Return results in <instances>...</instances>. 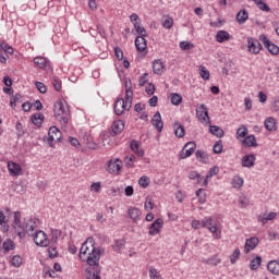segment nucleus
<instances>
[{
    "instance_id": "f257e3e1",
    "label": "nucleus",
    "mask_w": 279,
    "mask_h": 279,
    "mask_svg": "<svg viewBox=\"0 0 279 279\" xmlns=\"http://www.w3.org/2000/svg\"><path fill=\"white\" fill-rule=\"evenodd\" d=\"M78 258L82 263H87L89 267H96L99 265V260L101 259V250L95 246V239L88 238L82 244Z\"/></svg>"
},
{
    "instance_id": "f03ea898",
    "label": "nucleus",
    "mask_w": 279,
    "mask_h": 279,
    "mask_svg": "<svg viewBox=\"0 0 279 279\" xmlns=\"http://www.w3.org/2000/svg\"><path fill=\"white\" fill-rule=\"evenodd\" d=\"M53 114L57 121H60L61 125H66V123H69V119H71L69 105L62 100L54 102Z\"/></svg>"
},
{
    "instance_id": "7ed1b4c3",
    "label": "nucleus",
    "mask_w": 279,
    "mask_h": 279,
    "mask_svg": "<svg viewBox=\"0 0 279 279\" xmlns=\"http://www.w3.org/2000/svg\"><path fill=\"white\" fill-rule=\"evenodd\" d=\"M38 225L36 223V220H34V218L24 220L21 230H17V236L20 239H25L26 234H28V236H32V234H35Z\"/></svg>"
},
{
    "instance_id": "20e7f679",
    "label": "nucleus",
    "mask_w": 279,
    "mask_h": 279,
    "mask_svg": "<svg viewBox=\"0 0 279 279\" xmlns=\"http://www.w3.org/2000/svg\"><path fill=\"white\" fill-rule=\"evenodd\" d=\"M202 228L209 230L213 234V239H221V229L219 228V225L213 220V217H205L202 220Z\"/></svg>"
},
{
    "instance_id": "39448f33",
    "label": "nucleus",
    "mask_w": 279,
    "mask_h": 279,
    "mask_svg": "<svg viewBox=\"0 0 279 279\" xmlns=\"http://www.w3.org/2000/svg\"><path fill=\"white\" fill-rule=\"evenodd\" d=\"M132 99H128L126 97L123 99L122 97L118 98L114 102V113L118 117H121V114H123V112L130 111L132 108Z\"/></svg>"
},
{
    "instance_id": "423d86ee",
    "label": "nucleus",
    "mask_w": 279,
    "mask_h": 279,
    "mask_svg": "<svg viewBox=\"0 0 279 279\" xmlns=\"http://www.w3.org/2000/svg\"><path fill=\"white\" fill-rule=\"evenodd\" d=\"M49 147H53V143H62V132L57 126H51L48 131V137L45 138Z\"/></svg>"
},
{
    "instance_id": "0eeeda50",
    "label": "nucleus",
    "mask_w": 279,
    "mask_h": 279,
    "mask_svg": "<svg viewBox=\"0 0 279 279\" xmlns=\"http://www.w3.org/2000/svg\"><path fill=\"white\" fill-rule=\"evenodd\" d=\"M31 236H33V241L38 245V247H47L49 245L47 233H45L43 230H36Z\"/></svg>"
},
{
    "instance_id": "6e6552de",
    "label": "nucleus",
    "mask_w": 279,
    "mask_h": 279,
    "mask_svg": "<svg viewBox=\"0 0 279 279\" xmlns=\"http://www.w3.org/2000/svg\"><path fill=\"white\" fill-rule=\"evenodd\" d=\"M247 47H248V52L253 53L254 56H258L260 51H263V44L254 37H248L247 38Z\"/></svg>"
},
{
    "instance_id": "1a4fd4ad",
    "label": "nucleus",
    "mask_w": 279,
    "mask_h": 279,
    "mask_svg": "<svg viewBox=\"0 0 279 279\" xmlns=\"http://www.w3.org/2000/svg\"><path fill=\"white\" fill-rule=\"evenodd\" d=\"M259 40L263 41L264 46L266 47V49H268L269 53H271L272 56H278L279 47L276 46V44L271 43V40L267 38V35H260Z\"/></svg>"
},
{
    "instance_id": "9d476101",
    "label": "nucleus",
    "mask_w": 279,
    "mask_h": 279,
    "mask_svg": "<svg viewBox=\"0 0 279 279\" xmlns=\"http://www.w3.org/2000/svg\"><path fill=\"white\" fill-rule=\"evenodd\" d=\"M195 149H197V144H195V142H187L181 151V158H191L195 153Z\"/></svg>"
},
{
    "instance_id": "9b49d317",
    "label": "nucleus",
    "mask_w": 279,
    "mask_h": 279,
    "mask_svg": "<svg viewBox=\"0 0 279 279\" xmlns=\"http://www.w3.org/2000/svg\"><path fill=\"white\" fill-rule=\"evenodd\" d=\"M196 117L201 123H206V121H210V117L208 116V109L206 108V105L202 104L196 109Z\"/></svg>"
},
{
    "instance_id": "f8f14e48",
    "label": "nucleus",
    "mask_w": 279,
    "mask_h": 279,
    "mask_svg": "<svg viewBox=\"0 0 279 279\" xmlns=\"http://www.w3.org/2000/svg\"><path fill=\"white\" fill-rule=\"evenodd\" d=\"M162 226H165V220L161 218L156 219L149 228V234L150 236H156V234L160 233V230H162Z\"/></svg>"
},
{
    "instance_id": "ddd939ff",
    "label": "nucleus",
    "mask_w": 279,
    "mask_h": 279,
    "mask_svg": "<svg viewBox=\"0 0 279 279\" xmlns=\"http://www.w3.org/2000/svg\"><path fill=\"white\" fill-rule=\"evenodd\" d=\"M130 148L135 156H138V158H143V156H145V150L143 149V147H141V144L138 143V141L136 140L131 141Z\"/></svg>"
},
{
    "instance_id": "4468645a",
    "label": "nucleus",
    "mask_w": 279,
    "mask_h": 279,
    "mask_svg": "<svg viewBox=\"0 0 279 279\" xmlns=\"http://www.w3.org/2000/svg\"><path fill=\"white\" fill-rule=\"evenodd\" d=\"M151 125L157 130V132H162V128H165V123L162 122V116H160V112L157 111L153 119H151Z\"/></svg>"
},
{
    "instance_id": "2eb2a0df",
    "label": "nucleus",
    "mask_w": 279,
    "mask_h": 279,
    "mask_svg": "<svg viewBox=\"0 0 279 279\" xmlns=\"http://www.w3.org/2000/svg\"><path fill=\"white\" fill-rule=\"evenodd\" d=\"M121 160L116 159L114 161L109 160L108 166H107V171L108 173H114L118 175L119 171H121Z\"/></svg>"
},
{
    "instance_id": "dca6fc26",
    "label": "nucleus",
    "mask_w": 279,
    "mask_h": 279,
    "mask_svg": "<svg viewBox=\"0 0 279 279\" xmlns=\"http://www.w3.org/2000/svg\"><path fill=\"white\" fill-rule=\"evenodd\" d=\"M254 165H256V155L250 154V155H245L242 158V167H245L246 169H252Z\"/></svg>"
},
{
    "instance_id": "f3484780",
    "label": "nucleus",
    "mask_w": 279,
    "mask_h": 279,
    "mask_svg": "<svg viewBox=\"0 0 279 279\" xmlns=\"http://www.w3.org/2000/svg\"><path fill=\"white\" fill-rule=\"evenodd\" d=\"M257 246H258V238H250L245 242L244 253L250 254V252H252V250H256Z\"/></svg>"
},
{
    "instance_id": "a211bd4d",
    "label": "nucleus",
    "mask_w": 279,
    "mask_h": 279,
    "mask_svg": "<svg viewBox=\"0 0 279 279\" xmlns=\"http://www.w3.org/2000/svg\"><path fill=\"white\" fill-rule=\"evenodd\" d=\"M8 171L10 173V175L19 177V175H21V171H22L21 165L16 163L14 161H9L8 162Z\"/></svg>"
},
{
    "instance_id": "6ab92c4d",
    "label": "nucleus",
    "mask_w": 279,
    "mask_h": 279,
    "mask_svg": "<svg viewBox=\"0 0 279 279\" xmlns=\"http://www.w3.org/2000/svg\"><path fill=\"white\" fill-rule=\"evenodd\" d=\"M147 36H137L135 38V47L137 49V51H145L147 49Z\"/></svg>"
},
{
    "instance_id": "aec40b11",
    "label": "nucleus",
    "mask_w": 279,
    "mask_h": 279,
    "mask_svg": "<svg viewBox=\"0 0 279 279\" xmlns=\"http://www.w3.org/2000/svg\"><path fill=\"white\" fill-rule=\"evenodd\" d=\"M217 173H219V167H217V166L211 167V168L208 170V172H207L205 179L203 180L202 186H208V181H209L211 178H215V175H217Z\"/></svg>"
},
{
    "instance_id": "412c9836",
    "label": "nucleus",
    "mask_w": 279,
    "mask_h": 279,
    "mask_svg": "<svg viewBox=\"0 0 279 279\" xmlns=\"http://www.w3.org/2000/svg\"><path fill=\"white\" fill-rule=\"evenodd\" d=\"M217 43H228V40H232V35L227 31H218L216 34Z\"/></svg>"
},
{
    "instance_id": "4be33fe9",
    "label": "nucleus",
    "mask_w": 279,
    "mask_h": 279,
    "mask_svg": "<svg viewBox=\"0 0 279 279\" xmlns=\"http://www.w3.org/2000/svg\"><path fill=\"white\" fill-rule=\"evenodd\" d=\"M34 64L37 69H47V66H50L51 62L45 57H36L34 59Z\"/></svg>"
},
{
    "instance_id": "5701e85b",
    "label": "nucleus",
    "mask_w": 279,
    "mask_h": 279,
    "mask_svg": "<svg viewBox=\"0 0 279 279\" xmlns=\"http://www.w3.org/2000/svg\"><path fill=\"white\" fill-rule=\"evenodd\" d=\"M125 97L130 100L134 99V92L132 90V80L124 78Z\"/></svg>"
},
{
    "instance_id": "b1692460",
    "label": "nucleus",
    "mask_w": 279,
    "mask_h": 279,
    "mask_svg": "<svg viewBox=\"0 0 279 279\" xmlns=\"http://www.w3.org/2000/svg\"><path fill=\"white\" fill-rule=\"evenodd\" d=\"M124 129H125V122H123V120L114 121L112 124L113 136H117V134H121Z\"/></svg>"
},
{
    "instance_id": "393cba45",
    "label": "nucleus",
    "mask_w": 279,
    "mask_h": 279,
    "mask_svg": "<svg viewBox=\"0 0 279 279\" xmlns=\"http://www.w3.org/2000/svg\"><path fill=\"white\" fill-rule=\"evenodd\" d=\"M243 147H258V143L256 142V136L254 135H247L243 141H242Z\"/></svg>"
},
{
    "instance_id": "a878e982",
    "label": "nucleus",
    "mask_w": 279,
    "mask_h": 279,
    "mask_svg": "<svg viewBox=\"0 0 279 279\" xmlns=\"http://www.w3.org/2000/svg\"><path fill=\"white\" fill-rule=\"evenodd\" d=\"M153 71L155 75H162V73H165V63H162L160 60H155L153 62Z\"/></svg>"
},
{
    "instance_id": "bb28decb",
    "label": "nucleus",
    "mask_w": 279,
    "mask_h": 279,
    "mask_svg": "<svg viewBox=\"0 0 279 279\" xmlns=\"http://www.w3.org/2000/svg\"><path fill=\"white\" fill-rule=\"evenodd\" d=\"M267 269L270 271V274H274L275 276H279V260H270L267 264Z\"/></svg>"
},
{
    "instance_id": "cd10ccee",
    "label": "nucleus",
    "mask_w": 279,
    "mask_h": 279,
    "mask_svg": "<svg viewBox=\"0 0 279 279\" xmlns=\"http://www.w3.org/2000/svg\"><path fill=\"white\" fill-rule=\"evenodd\" d=\"M247 19H250V13H247V10L243 9L238 12L236 21L239 25H243Z\"/></svg>"
},
{
    "instance_id": "c85d7f7f",
    "label": "nucleus",
    "mask_w": 279,
    "mask_h": 279,
    "mask_svg": "<svg viewBox=\"0 0 279 279\" xmlns=\"http://www.w3.org/2000/svg\"><path fill=\"white\" fill-rule=\"evenodd\" d=\"M13 217H14L13 228H14L16 234H19V230H21V228H23V223L21 222V213L15 211Z\"/></svg>"
},
{
    "instance_id": "c756f323",
    "label": "nucleus",
    "mask_w": 279,
    "mask_h": 279,
    "mask_svg": "<svg viewBox=\"0 0 279 279\" xmlns=\"http://www.w3.org/2000/svg\"><path fill=\"white\" fill-rule=\"evenodd\" d=\"M128 215L131 219H133V221H138L142 213H141V209H138L136 207H131L128 211Z\"/></svg>"
},
{
    "instance_id": "7c9ffc66",
    "label": "nucleus",
    "mask_w": 279,
    "mask_h": 279,
    "mask_svg": "<svg viewBox=\"0 0 279 279\" xmlns=\"http://www.w3.org/2000/svg\"><path fill=\"white\" fill-rule=\"evenodd\" d=\"M34 125H36L37 128H41L43 125V121H45V114L43 113H35L31 117Z\"/></svg>"
},
{
    "instance_id": "2f4dec72",
    "label": "nucleus",
    "mask_w": 279,
    "mask_h": 279,
    "mask_svg": "<svg viewBox=\"0 0 279 279\" xmlns=\"http://www.w3.org/2000/svg\"><path fill=\"white\" fill-rule=\"evenodd\" d=\"M209 132L214 136H217V138H223V136H225L223 129H221L217 125H210L209 126Z\"/></svg>"
},
{
    "instance_id": "473e14b6",
    "label": "nucleus",
    "mask_w": 279,
    "mask_h": 279,
    "mask_svg": "<svg viewBox=\"0 0 279 279\" xmlns=\"http://www.w3.org/2000/svg\"><path fill=\"white\" fill-rule=\"evenodd\" d=\"M137 160L138 159L134 155H129L124 157L125 167H128L129 169H134V167H136L134 162H137Z\"/></svg>"
},
{
    "instance_id": "72a5a7b5",
    "label": "nucleus",
    "mask_w": 279,
    "mask_h": 279,
    "mask_svg": "<svg viewBox=\"0 0 279 279\" xmlns=\"http://www.w3.org/2000/svg\"><path fill=\"white\" fill-rule=\"evenodd\" d=\"M203 263L205 265H211L214 267H217L221 263V258H219V255H214L207 259H203Z\"/></svg>"
},
{
    "instance_id": "f704fd0d",
    "label": "nucleus",
    "mask_w": 279,
    "mask_h": 279,
    "mask_svg": "<svg viewBox=\"0 0 279 279\" xmlns=\"http://www.w3.org/2000/svg\"><path fill=\"white\" fill-rule=\"evenodd\" d=\"M262 12H271V8L263 0H252Z\"/></svg>"
},
{
    "instance_id": "c9c22d12",
    "label": "nucleus",
    "mask_w": 279,
    "mask_h": 279,
    "mask_svg": "<svg viewBox=\"0 0 279 279\" xmlns=\"http://www.w3.org/2000/svg\"><path fill=\"white\" fill-rule=\"evenodd\" d=\"M264 125L268 132H274L276 130V119L268 118L265 120Z\"/></svg>"
},
{
    "instance_id": "e433bc0d",
    "label": "nucleus",
    "mask_w": 279,
    "mask_h": 279,
    "mask_svg": "<svg viewBox=\"0 0 279 279\" xmlns=\"http://www.w3.org/2000/svg\"><path fill=\"white\" fill-rule=\"evenodd\" d=\"M263 263V257L260 256H256L251 263H250V269H252V271H256V269H258V267H260V264Z\"/></svg>"
},
{
    "instance_id": "4c0bfd02",
    "label": "nucleus",
    "mask_w": 279,
    "mask_h": 279,
    "mask_svg": "<svg viewBox=\"0 0 279 279\" xmlns=\"http://www.w3.org/2000/svg\"><path fill=\"white\" fill-rule=\"evenodd\" d=\"M23 102V96L21 94H15L14 96L11 97L10 100V106L11 108H16V104H22Z\"/></svg>"
},
{
    "instance_id": "58836bf2",
    "label": "nucleus",
    "mask_w": 279,
    "mask_h": 279,
    "mask_svg": "<svg viewBox=\"0 0 279 279\" xmlns=\"http://www.w3.org/2000/svg\"><path fill=\"white\" fill-rule=\"evenodd\" d=\"M2 247H3L4 252H12V250H14V247H16V245L14 244V241H12L11 239H7L3 242Z\"/></svg>"
},
{
    "instance_id": "ea45409f",
    "label": "nucleus",
    "mask_w": 279,
    "mask_h": 279,
    "mask_svg": "<svg viewBox=\"0 0 279 279\" xmlns=\"http://www.w3.org/2000/svg\"><path fill=\"white\" fill-rule=\"evenodd\" d=\"M134 29H135L136 34H138L140 36H147V31L145 29V27L143 25H141V22L134 23Z\"/></svg>"
},
{
    "instance_id": "a19ab883",
    "label": "nucleus",
    "mask_w": 279,
    "mask_h": 279,
    "mask_svg": "<svg viewBox=\"0 0 279 279\" xmlns=\"http://www.w3.org/2000/svg\"><path fill=\"white\" fill-rule=\"evenodd\" d=\"M189 178H190V180H197V182L201 184V186H202V184H204V178H202V174H199V172H197V171H191L189 173Z\"/></svg>"
},
{
    "instance_id": "79ce46f5",
    "label": "nucleus",
    "mask_w": 279,
    "mask_h": 279,
    "mask_svg": "<svg viewBox=\"0 0 279 279\" xmlns=\"http://www.w3.org/2000/svg\"><path fill=\"white\" fill-rule=\"evenodd\" d=\"M247 136V128L245 125H241L238 130H236V138H245Z\"/></svg>"
},
{
    "instance_id": "37998d69",
    "label": "nucleus",
    "mask_w": 279,
    "mask_h": 279,
    "mask_svg": "<svg viewBox=\"0 0 279 279\" xmlns=\"http://www.w3.org/2000/svg\"><path fill=\"white\" fill-rule=\"evenodd\" d=\"M196 156V160H199V162H208V155H206V153L202 151V150H197L195 153Z\"/></svg>"
},
{
    "instance_id": "c03bdc74",
    "label": "nucleus",
    "mask_w": 279,
    "mask_h": 279,
    "mask_svg": "<svg viewBox=\"0 0 279 279\" xmlns=\"http://www.w3.org/2000/svg\"><path fill=\"white\" fill-rule=\"evenodd\" d=\"M171 104L172 106H180L182 104V95L171 94Z\"/></svg>"
},
{
    "instance_id": "a18cd8bd",
    "label": "nucleus",
    "mask_w": 279,
    "mask_h": 279,
    "mask_svg": "<svg viewBox=\"0 0 279 279\" xmlns=\"http://www.w3.org/2000/svg\"><path fill=\"white\" fill-rule=\"evenodd\" d=\"M51 83H52L54 90H57V92L62 90V81L60 78H58V76H53Z\"/></svg>"
},
{
    "instance_id": "49530a36",
    "label": "nucleus",
    "mask_w": 279,
    "mask_h": 279,
    "mask_svg": "<svg viewBox=\"0 0 279 279\" xmlns=\"http://www.w3.org/2000/svg\"><path fill=\"white\" fill-rule=\"evenodd\" d=\"M149 182L150 180H149V177L147 175H143L138 180V184L142 189H147V186H149Z\"/></svg>"
},
{
    "instance_id": "de8ad7c7",
    "label": "nucleus",
    "mask_w": 279,
    "mask_h": 279,
    "mask_svg": "<svg viewBox=\"0 0 279 279\" xmlns=\"http://www.w3.org/2000/svg\"><path fill=\"white\" fill-rule=\"evenodd\" d=\"M271 219H276V213L271 211L268 215L265 214L259 221L263 222V225L267 223V221H271Z\"/></svg>"
},
{
    "instance_id": "09e8293b",
    "label": "nucleus",
    "mask_w": 279,
    "mask_h": 279,
    "mask_svg": "<svg viewBox=\"0 0 279 279\" xmlns=\"http://www.w3.org/2000/svg\"><path fill=\"white\" fill-rule=\"evenodd\" d=\"M11 265L13 267H21V265H23V258L19 255H14L11 259Z\"/></svg>"
},
{
    "instance_id": "8fccbe9b",
    "label": "nucleus",
    "mask_w": 279,
    "mask_h": 279,
    "mask_svg": "<svg viewBox=\"0 0 279 279\" xmlns=\"http://www.w3.org/2000/svg\"><path fill=\"white\" fill-rule=\"evenodd\" d=\"M244 180H243V178H241V177H235L234 179H233V181H232V184H233V187L234 189H241V186H243V184H244Z\"/></svg>"
},
{
    "instance_id": "3c124183",
    "label": "nucleus",
    "mask_w": 279,
    "mask_h": 279,
    "mask_svg": "<svg viewBox=\"0 0 279 279\" xmlns=\"http://www.w3.org/2000/svg\"><path fill=\"white\" fill-rule=\"evenodd\" d=\"M241 258V250L235 248L233 254L230 256V263L231 265H234L236 263V259Z\"/></svg>"
},
{
    "instance_id": "603ef678",
    "label": "nucleus",
    "mask_w": 279,
    "mask_h": 279,
    "mask_svg": "<svg viewBox=\"0 0 279 279\" xmlns=\"http://www.w3.org/2000/svg\"><path fill=\"white\" fill-rule=\"evenodd\" d=\"M199 71L201 77H203L205 81L210 80V72L205 66H201Z\"/></svg>"
},
{
    "instance_id": "864d4df0",
    "label": "nucleus",
    "mask_w": 279,
    "mask_h": 279,
    "mask_svg": "<svg viewBox=\"0 0 279 279\" xmlns=\"http://www.w3.org/2000/svg\"><path fill=\"white\" fill-rule=\"evenodd\" d=\"M3 51L4 53H10V54L14 53V49L7 43L1 44V52L3 53Z\"/></svg>"
},
{
    "instance_id": "5fc2aeb1",
    "label": "nucleus",
    "mask_w": 279,
    "mask_h": 279,
    "mask_svg": "<svg viewBox=\"0 0 279 279\" xmlns=\"http://www.w3.org/2000/svg\"><path fill=\"white\" fill-rule=\"evenodd\" d=\"M35 86L37 88V90H39V93H41V95H45V93H47V86L44 85L43 82H35Z\"/></svg>"
},
{
    "instance_id": "6e6d98bb",
    "label": "nucleus",
    "mask_w": 279,
    "mask_h": 279,
    "mask_svg": "<svg viewBox=\"0 0 279 279\" xmlns=\"http://www.w3.org/2000/svg\"><path fill=\"white\" fill-rule=\"evenodd\" d=\"M202 193H204L203 189H199L198 191H196V197H198L199 204H205L206 203V195L202 194Z\"/></svg>"
},
{
    "instance_id": "4d7b16f0",
    "label": "nucleus",
    "mask_w": 279,
    "mask_h": 279,
    "mask_svg": "<svg viewBox=\"0 0 279 279\" xmlns=\"http://www.w3.org/2000/svg\"><path fill=\"white\" fill-rule=\"evenodd\" d=\"M149 278L150 279H162V277H160V274H158V270H156V268L149 269Z\"/></svg>"
},
{
    "instance_id": "13d9d810",
    "label": "nucleus",
    "mask_w": 279,
    "mask_h": 279,
    "mask_svg": "<svg viewBox=\"0 0 279 279\" xmlns=\"http://www.w3.org/2000/svg\"><path fill=\"white\" fill-rule=\"evenodd\" d=\"M162 26L165 27V29H171V27H173V19L172 17H168L163 21Z\"/></svg>"
},
{
    "instance_id": "bf43d9fd",
    "label": "nucleus",
    "mask_w": 279,
    "mask_h": 279,
    "mask_svg": "<svg viewBox=\"0 0 279 279\" xmlns=\"http://www.w3.org/2000/svg\"><path fill=\"white\" fill-rule=\"evenodd\" d=\"M86 279H101V276H99V272L88 270L86 272Z\"/></svg>"
},
{
    "instance_id": "052dcab7",
    "label": "nucleus",
    "mask_w": 279,
    "mask_h": 279,
    "mask_svg": "<svg viewBox=\"0 0 279 279\" xmlns=\"http://www.w3.org/2000/svg\"><path fill=\"white\" fill-rule=\"evenodd\" d=\"M180 47L183 51H189L190 49H193V44H191V41H181Z\"/></svg>"
},
{
    "instance_id": "680f3d73",
    "label": "nucleus",
    "mask_w": 279,
    "mask_h": 279,
    "mask_svg": "<svg viewBox=\"0 0 279 279\" xmlns=\"http://www.w3.org/2000/svg\"><path fill=\"white\" fill-rule=\"evenodd\" d=\"M174 134H175V136H178V138H183V136H184V126L179 125V126L174 130Z\"/></svg>"
},
{
    "instance_id": "e2e57ef3",
    "label": "nucleus",
    "mask_w": 279,
    "mask_h": 279,
    "mask_svg": "<svg viewBox=\"0 0 279 279\" xmlns=\"http://www.w3.org/2000/svg\"><path fill=\"white\" fill-rule=\"evenodd\" d=\"M144 208L147 213H149V210H154V202H151L150 198H147L144 204Z\"/></svg>"
},
{
    "instance_id": "0e129e2a",
    "label": "nucleus",
    "mask_w": 279,
    "mask_h": 279,
    "mask_svg": "<svg viewBox=\"0 0 279 279\" xmlns=\"http://www.w3.org/2000/svg\"><path fill=\"white\" fill-rule=\"evenodd\" d=\"M214 154H221V151H223V145L219 142H217L215 145H214Z\"/></svg>"
},
{
    "instance_id": "69168bd1",
    "label": "nucleus",
    "mask_w": 279,
    "mask_h": 279,
    "mask_svg": "<svg viewBox=\"0 0 279 279\" xmlns=\"http://www.w3.org/2000/svg\"><path fill=\"white\" fill-rule=\"evenodd\" d=\"M147 77H149V74H148V73H144V74L140 77L138 86H144V85L148 82Z\"/></svg>"
},
{
    "instance_id": "338daca9",
    "label": "nucleus",
    "mask_w": 279,
    "mask_h": 279,
    "mask_svg": "<svg viewBox=\"0 0 279 279\" xmlns=\"http://www.w3.org/2000/svg\"><path fill=\"white\" fill-rule=\"evenodd\" d=\"M239 204L242 208H245L246 206H248L250 201L247 198H245V196H240Z\"/></svg>"
},
{
    "instance_id": "774afa93",
    "label": "nucleus",
    "mask_w": 279,
    "mask_h": 279,
    "mask_svg": "<svg viewBox=\"0 0 279 279\" xmlns=\"http://www.w3.org/2000/svg\"><path fill=\"white\" fill-rule=\"evenodd\" d=\"M114 54L118 60H123V50L121 48L116 47Z\"/></svg>"
}]
</instances>
